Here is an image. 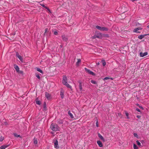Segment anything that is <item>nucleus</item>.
<instances>
[{"label":"nucleus","mask_w":149,"mask_h":149,"mask_svg":"<svg viewBox=\"0 0 149 149\" xmlns=\"http://www.w3.org/2000/svg\"><path fill=\"white\" fill-rule=\"evenodd\" d=\"M48 29L47 28H46L45 29V32H44V34L45 35V33H47V32L48 31Z\"/></svg>","instance_id":"38"},{"label":"nucleus","mask_w":149,"mask_h":149,"mask_svg":"<svg viewBox=\"0 0 149 149\" xmlns=\"http://www.w3.org/2000/svg\"><path fill=\"white\" fill-rule=\"evenodd\" d=\"M17 72L19 74H21L22 75L23 74V72L22 71L19 70V71H18Z\"/></svg>","instance_id":"25"},{"label":"nucleus","mask_w":149,"mask_h":149,"mask_svg":"<svg viewBox=\"0 0 149 149\" xmlns=\"http://www.w3.org/2000/svg\"><path fill=\"white\" fill-rule=\"evenodd\" d=\"M61 38L62 40L64 41L67 42L68 40V38L67 36H65V35H63L61 36Z\"/></svg>","instance_id":"5"},{"label":"nucleus","mask_w":149,"mask_h":149,"mask_svg":"<svg viewBox=\"0 0 149 149\" xmlns=\"http://www.w3.org/2000/svg\"><path fill=\"white\" fill-rule=\"evenodd\" d=\"M45 9H47L48 10L49 9L48 7H47L45 8Z\"/></svg>","instance_id":"48"},{"label":"nucleus","mask_w":149,"mask_h":149,"mask_svg":"<svg viewBox=\"0 0 149 149\" xmlns=\"http://www.w3.org/2000/svg\"><path fill=\"white\" fill-rule=\"evenodd\" d=\"M139 107L143 110V108L142 106H139Z\"/></svg>","instance_id":"46"},{"label":"nucleus","mask_w":149,"mask_h":149,"mask_svg":"<svg viewBox=\"0 0 149 149\" xmlns=\"http://www.w3.org/2000/svg\"><path fill=\"white\" fill-rule=\"evenodd\" d=\"M50 128L52 130L55 132L59 130L60 129L57 124L53 123L51 124Z\"/></svg>","instance_id":"1"},{"label":"nucleus","mask_w":149,"mask_h":149,"mask_svg":"<svg viewBox=\"0 0 149 149\" xmlns=\"http://www.w3.org/2000/svg\"><path fill=\"white\" fill-rule=\"evenodd\" d=\"M143 140H141V142L142 143V142H143Z\"/></svg>","instance_id":"53"},{"label":"nucleus","mask_w":149,"mask_h":149,"mask_svg":"<svg viewBox=\"0 0 149 149\" xmlns=\"http://www.w3.org/2000/svg\"><path fill=\"white\" fill-rule=\"evenodd\" d=\"M96 38H99V36L98 35H95L94 36L92 37V39H94Z\"/></svg>","instance_id":"23"},{"label":"nucleus","mask_w":149,"mask_h":149,"mask_svg":"<svg viewBox=\"0 0 149 149\" xmlns=\"http://www.w3.org/2000/svg\"><path fill=\"white\" fill-rule=\"evenodd\" d=\"M96 64L97 65H100L99 62H97Z\"/></svg>","instance_id":"50"},{"label":"nucleus","mask_w":149,"mask_h":149,"mask_svg":"<svg viewBox=\"0 0 149 149\" xmlns=\"http://www.w3.org/2000/svg\"><path fill=\"white\" fill-rule=\"evenodd\" d=\"M85 70V71L87 72L88 73L91 74L93 76H95V74L93 72L91 71L90 70L87 68H84Z\"/></svg>","instance_id":"3"},{"label":"nucleus","mask_w":149,"mask_h":149,"mask_svg":"<svg viewBox=\"0 0 149 149\" xmlns=\"http://www.w3.org/2000/svg\"><path fill=\"white\" fill-rule=\"evenodd\" d=\"M134 137H137L138 136V135L136 133H134Z\"/></svg>","instance_id":"39"},{"label":"nucleus","mask_w":149,"mask_h":149,"mask_svg":"<svg viewBox=\"0 0 149 149\" xmlns=\"http://www.w3.org/2000/svg\"><path fill=\"white\" fill-rule=\"evenodd\" d=\"M14 135L15 137H21V136H20V135H18L16 133H14Z\"/></svg>","instance_id":"28"},{"label":"nucleus","mask_w":149,"mask_h":149,"mask_svg":"<svg viewBox=\"0 0 149 149\" xmlns=\"http://www.w3.org/2000/svg\"><path fill=\"white\" fill-rule=\"evenodd\" d=\"M136 111H138L139 112H141L139 108H136Z\"/></svg>","instance_id":"41"},{"label":"nucleus","mask_w":149,"mask_h":149,"mask_svg":"<svg viewBox=\"0 0 149 149\" xmlns=\"http://www.w3.org/2000/svg\"><path fill=\"white\" fill-rule=\"evenodd\" d=\"M53 143L54 144V148L56 149H58L59 148V146L58 144V141L57 140H53Z\"/></svg>","instance_id":"4"},{"label":"nucleus","mask_w":149,"mask_h":149,"mask_svg":"<svg viewBox=\"0 0 149 149\" xmlns=\"http://www.w3.org/2000/svg\"><path fill=\"white\" fill-rule=\"evenodd\" d=\"M3 139H4V138L3 137H1V139H0V141L1 142L3 140Z\"/></svg>","instance_id":"43"},{"label":"nucleus","mask_w":149,"mask_h":149,"mask_svg":"<svg viewBox=\"0 0 149 149\" xmlns=\"http://www.w3.org/2000/svg\"><path fill=\"white\" fill-rule=\"evenodd\" d=\"M37 70L39 72L42 74H43V72L42 71V70H41L40 68H37Z\"/></svg>","instance_id":"29"},{"label":"nucleus","mask_w":149,"mask_h":149,"mask_svg":"<svg viewBox=\"0 0 149 149\" xmlns=\"http://www.w3.org/2000/svg\"><path fill=\"white\" fill-rule=\"evenodd\" d=\"M142 28L139 27L136 28H135L133 30V32L137 33H140V32L138 31V30H141L142 29Z\"/></svg>","instance_id":"7"},{"label":"nucleus","mask_w":149,"mask_h":149,"mask_svg":"<svg viewBox=\"0 0 149 149\" xmlns=\"http://www.w3.org/2000/svg\"><path fill=\"white\" fill-rule=\"evenodd\" d=\"M22 21H23V20L22 19H19L18 21V22H20Z\"/></svg>","instance_id":"47"},{"label":"nucleus","mask_w":149,"mask_h":149,"mask_svg":"<svg viewBox=\"0 0 149 149\" xmlns=\"http://www.w3.org/2000/svg\"><path fill=\"white\" fill-rule=\"evenodd\" d=\"M78 82L79 83V88L80 89V91H81L82 89V81L81 80H79L78 81Z\"/></svg>","instance_id":"10"},{"label":"nucleus","mask_w":149,"mask_h":149,"mask_svg":"<svg viewBox=\"0 0 149 149\" xmlns=\"http://www.w3.org/2000/svg\"><path fill=\"white\" fill-rule=\"evenodd\" d=\"M136 105L138 106V107H139V106H140V105H139V104H138V103H137L136 104Z\"/></svg>","instance_id":"49"},{"label":"nucleus","mask_w":149,"mask_h":149,"mask_svg":"<svg viewBox=\"0 0 149 149\" xmlns=\"http://www.w3.org/2000/svg\"><path fill=\"white\" fill-rule=\"evenodd\" d=\"M96 126L97 127H98V121L97 120L96 122Z\"/></svg>","instance_id":"40"},{"label":"nucleus","mask_w":149,"mask_h":149,"mask_svg":"<svg viewBox=\"0 0 149 149\" xmlns=\"http://www.w3.org/2000/svg\"><path fill=\"white\" fill-rule=\"evenodd\" d=\"M148 54V53L147 52H145L144 53H142V52H141L140 53V57H143L145 56H146Z\"/></svg>","instance_id":"11"},{"label":"nucleus","mask_w":149,"mask_h":149,"mask_svg":"<svg viewBox=\"0 0 149 149\" xmlns=\"http://www.w3.org/2000/svg\"><path fill=\"white\" fill-rule=\"evenodd\" d=\"M68 114L70 116L71 118H74V117L73 116V115L72 113H71L70 111V110L68 112Z\"/></svg>","instance_id":"21"},{"label":"nucleus","mask_w":149,"mask_h":149,"mask_svg":"<svg viewBox=\"0 0 149 149\" xmlns=\"http://www.w3.org/2000/svg\"><path fill=\"white\" fill-rule=\"evenodd\" d=\"M125 114L126 115V116H127V118L128 119H129V117L128 116L129 115V113H128L127 112H125Z\"/></svg>","instance_id":"35"},{"label":"nucleus","mask_w":149,"mask_h":149,"mask_svg":"<svg viewBox=\"0 0 149 149\" xmlns=\"http://www.w3.org/2000/svg\"><path fill=\"white\" fill-rule=\"evenodd\" d=\"M48 11L49 12V13H51V10H50V9Z\"/></svg>","instance_id":"51"},{"label":"nucleus","mask_w":149,"mask_h":149,"mask_svg":"<svg viewBox=\"0 0 149 149\" xmlns=\"http://www.w3.org/2000/svg\"><path fill=\"white\" fill-rule=\"evenodd\" d=\"M64 85L66 86L67 88H69L71 89V90H72V86L70 85L69 84H68L67 82L66 83H65V84H63Z\"/></svg>","instance_id":"13"},{"label":"nucleus","mask_w":149,"mask_h":149,"mask_svg":"<svg viewBox=\"0 0 149 149\" xmlns=\"http://www.w3.org/2000/svg\"><path fill=\"white\" fill-rule=\"evenodd\" d=\"M91 83L93 84H97V82H96V81L94 80H91Z\"/></svg>","instance_id":"32"},{"label":"nucleus","mask_w":149,"mask_h":149,"mask_svg":"<svg viewBox=\"0 0 149 149\" xmlns=\"http://www.w3.org/2000/svg\"><path fill=\"white\" fill-rule=\"evenodd\" d=\"M47 107L46 104L45 102H44L43 103V110L44 111H46L47 110Z\"/></svg>","instance_id":"16"},{"label":"nucleus","mask_w":149,"mask_h":149,"mask_svg":"<svg viewBox=\"0 0 149 149\" xmlns=\"http://www.w3.org/2000/svg\"><path fill=\"white\" fill-rule=\"evenodd\" d=\"M40 5L42 6L44 8H45L46 7H47V6H45L44 4H40Z\"/></svg>","instance_id":"37"},{"label":"nucleus","mask_w":149,"mask_h":149,"mask_svg":"<svg viewBox=\"0 0 149 149\" xmlns=\"http://www.w3.org/2000/svg\"><path fill=\"white\" fill-rule=\"evenodd\" d=\"M14 68L15 69L16 71L17 72H18V71H19V67L16 64H15L14 65Z\"/></svg>","instance_id":"17"},{"label":"nucleus","mask_w":149,"mask_h":149,"mask_svg":"<svg viewBox=\"0 0 149 149\" xmlns=\"http://www.w3.org/2000/svg\"><path fill=\"white\" fill-rule=\"evenodd\" d=\"M67 78L66 75H63V80L62 81V83L63 84H65V83H66L67 82Z\"/></svg>","instance_id":"6"},{"label":"nucleus","mask_w":149,"mask_h":149,"mask_svg":"<svg viewBox=\"0 0 149 149\" xmlns=\"http://www.w3.org/2000/svg\"><path fill=\"white\" fill-rule=\"evenodd\" d=\"M147 28H149V25L147 26Z\"/></svg>","instance_id":"52"},{"label":"nucleus","mask_w":149,"mask_h":149,"mask_svg":"<svg viewBox=\"0 0 149 149\" xmlns=\"http://www.w3.org/2000/svg\"><path fill=\"white\" fill-rule=\"evenodd\" d=\"M60 95L61 98L63 99L64 98V92L63 90L61 91Z\"/></svg>","instance_id":"20"},{"label":"nucleus","mask_w":149,"mask_h":149,"mask_svg":"<svg viewBox=\"0 0 149 149\" xmlns=\"http://www.w3.org/2000/svg\"><path fill=\"white\" fill-rule=\"evenodd\" d=\"M136 117L138 118H140L141 117V116L140 115H137L136 116Z\"/></svg>","instance_id":"45"},{"label":"nucleus","mask_w":149,"mask_h":149,"mask_svg":"<svg viewBox=\"0 0 149 149\" xmlns=\"http://www.w3.org/2000/svg\"><path fill=\"white\" fill-rule=\"evenodd\" d=\"M33 143L34 144H36L38 143L37 139L36 138H34L33 139Z\"/></svg>","instance_id":"22"},{"label":"nucleus","mask_w":149,"mask_h":149,"mask_svg":"<svg viewBox=\"0 0 149 149\" xmlns=\"http://www.w3.org/2000/svg\"><path fill=\"white\" fill-rule=\"evenodd\" d=\"M110 79L111 80H113V78H110V77H105L103 80H104V81H105V80H106L107 79Z\"/></svg>","instance_id":"26"},{"label":"nucleus","mask_w":149,"mask_h":149,"mask_svg":"<svg viewBox=\"0 0 149 149\" xmlns=\"http://www.w3.org/2000/svg\"><path fill=\"white\" fill-rule=\"evenodd\" d=\"M36 77H37L38 78V79H40V77L39 74H36Z\"/></svg>","instance_id":"34"},{"label":"nucleus","mask_w":149,"mask_h":149,"mask_svg":"<svg viewBox=\"0 0 149 149\" xmlns=\"http://www.w3.org/2000/svg\"><path fill=\"white\" fill-rule=\"evenodd\" d=\"M16 56L18 57H19L20 55H19L18 52H17L16 53Z\"/></svg>","instance_id":"42"},{"label":"nucleus","mask_w":149,"mask_h":149,"mask_svg":"<svg viewBox=\"0 0 149 149\" xmlns=\"http://www.w3.org/2000/svg\"><path fill=\"white\" fill-rule=\"evenodd\" d=\"M38 100V98L36 99V103L37 104L40 105L41 104V102L40 101Z\"/></svg>","instance_id":"19"},{"label":"nucleus","mask_w":149,"mask_h":149,"mask_svg":"<svg viewBox=\"0 0 149 149\" xmlns=\"http://www.w3.org/2000/svg\"><path fill=\"white\" fill-rule=\"evenodd\" d=\"M97 135L98 137L101 140L103 141H104V139L103 138V137L99 133H98Z\"/></svg>","instance_id":"18"},{"label":"nucleus","mask_w":149,"mask_h":149,"mask_svg":"<svg viewBox=\"0 0 149 149\" xmlns=\"http://www.w3.org/2000/svg\"><path fill=\"white\" fill-rule=\"evenodd\" d=\"M10 145L8 144L7 145H4L1 146L0 147V149H5L6 148L10 146Z\"/></svg>","instance_id":"14"},{"label":"nucleus","mask_w":149,"mask_h":149,"mask_svg":"<svg viewBox=\"0 0 149 149\" xmlns=\"http://www.w3.org/2000/svg\"><path fill=\"white\" fill-rule=\"evenodd\" d=\"M102 65H103V66H105L106 65V63L105 61V60H103L102 61Z\"/></svg>","instance_id":"24"},{"label":"nucleus","mask_w":149,"mask_h":149,"mask_svg":"<svg viewBox=\"0 0 149 149\" xmlns=\"http://www.w3.org/2000/svg\"><path fill=\"white\" fill-rule=\"evenodd\" d=\"M57 123L59 125H62L63 124V120L61 119H57Z\"/></svg>","instance_id":"9"},{"label":"nucleus","mask_w":149,"mask_h":149,"mask_svg":"<svg viewBox=\"0 0 149 149\" xmlns=\"http://www.w3.org/2000/svg\"><path fill=\"white\" fill-rule=\"evenodd\" d=\"M147 35H149V34L141 35L138 36V38L140 39H141L143 38H144L145 36Z\"/></svg>","instance_id":"12"},{"label":"nucleus","mask_w":149,"mask_h":149,"mask_svg":"<svg viewBox=\"0 0 149 149\" xmlns=\"http://www.w3.org/2000/svg\"><path fill=\"white\" fill-rule=\"evenodd\" d=\"M81 62V60L80 59H78L76 63V65H78V63Z\"/></svg>","instance_id":"33"},{"label":"nucleus","mask_w":149,"mask_h":149,"mask_svg":"<svg viewBox=\"0 0 149 149\" xmlns=\"http://www.w3.org/2000/svg\"><path fill=\"white\" fill-rule=\"evenodd\" d=\"M133 147L134 149H138V148L136 145L135 144H133Z\"/></svg>","instance_id":"31"},{"label":"nucleus","mask_w":149,"mask_h":149,"mask_svg":"<svg viewBox=\"0 0 149 149\" xmlns=\"http://www.w3.org/2000/svg\"><path fill=\"white\" fill-rule=\"evenodd\" d=\"M136 142L137 143V145L139 146V147H142V146H141V143L138 141H136Z\"/></svg>","instance_id":"27"},{"label":"nucleus","mask_w":149,"mask_h":149,"mask_svg":"<svg viewBox=\"0 0 149 149\" xmlns=\"http://www.w3.org/2000/svg\"><path fill=\"white\" fill-rule=\"evenodd\" d=\"M97 143L99 146L100 147H102L103 146V145L102 143V142L100 140L97 141Z\"/></svg>","instance_id":"15"},{"label":"nucleus","mask_w":149,"mask_h":149,"mask_svg":"<svg viewBox=\"0 0 149 149\" xmlns=\"http://www.w3.org/2000/svg\"><path fill=\"white\" fill-rule=\"evenodd\" d=\"M96 28L102 31H108V29L104 27H101L99 26H97L96 27Z\"/></svg>","instance_id":"2"},{"label":"nucleus","mask_w":149,"mask_h":149,"mask_svg":"<svg viewBox=\"0 0 149 149\" xmlns=\"http://www.w3.org/2000/svg\"><path fill=\"white\" fill-rule=\"evenodd\" d=\"M58 34V33L57 31H55L54 32V34L55 35H57Z\"/></svg>","instance_id":"44"},{"label":"nucleus","mask_w":149,"mask_h":149,"mask_svg":"<svg viewBox=\"0 0 149 149\" xmlns=\"http://www.w3.org/2000/svg\"><path fill=\"white\" fill-rule=\"evenodd\" d=\"M118 116H119V117H120L121 118H122V115L121 114V113H118Z\"/></svg>","instance_id":"36"},{"label":"nucleus","mask_w":149,"mask_h":149,"mask_svg":"<svg viewBox=\"0 0 149 149\" xmlns=\"http://www.w3.org/2000/svg\"><path fill=\"white\" fill-rule=\"evenodd\" d=\"M45 96L47 100H49L51 99V97L50 94L47 92H45Z\"/></svg>","instance_id":"8"},{"label":"nucleus","mask_w":149,"mask_h":149,"mask_svg":"<svg viewBox=\"0 0 149 149\" xmlns=\"http://www.w3.org/2000/svg\"><path fill=\"white\" fill-rule=\"evenodd\" d=\"M18 58L22 62H23V59L22 57L21 56H20L19 57H18Z\"/></svg>","instance_id":"30"}]
</instances>
